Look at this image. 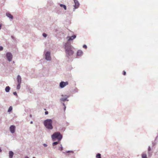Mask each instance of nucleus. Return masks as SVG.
<instances>
[{
  "instance_id": "f257e3e1",
  "label": "nucleus",
  "mask_w": 158,
  "mask_h": 158,
  "mask_svg": "<svg viewBox=\"0 0 158 158\" xmlns=\"http://www.w3.org/2000/svg\"><path fill=\"white\" fill-rule=\"evenodd\" d=\"M65 49L67 56L72 55L73 54L74 52L73 50V48L70 44H66Z\"/></svg>"
},
{
  "instance_id": "f03ea898",
  "label": "nucleus",
  "mask_w": 158,
  "mask_h": 158,
  "mask_svg": "<svg viewBox=\"0 0 158 158\" xmlns=\"http://www.w3.org/2000/svg\"><path fill=\"white\" fill-rule=\"evenodd\" d=\"M52 120L51 119H47L45 120L44 122V124L45 127L48 129H52L53 127L52 124Z\"/></svg>"
},
{
  "instance_id": "7ed1b4c3",
  "label": "nucleus",
  "mask_w": 158,
  "mask_h": 158,
  "mask_svg": "<svg viewBox=\"0 0 158 158\" xmlns=\"http://www.w3.org/2000/svg\"><path fill=\"white\" fill-rule=\"evenodd\" d=\"M52 138L53 139H57L60 141L62 138V135L60 132H55L52 135Z\"/></svg>"
},
{
  "instance_id": "20e7f679",
  "label": "nucleus",
  "mask_w": 158,
  "mask_h": 158,
  "mask_svg": "<svg viewBox=\"0 0 158 158\" xmlns=\"http://www.w3.org/2000/svg\"><path fill=\"white\" fill-rule=\"evenodd\" d=\"M68 81L64 82L61 81L60 83V86L61 88H63L65 86L68 85Z\"/></svg>"
},
{
  "instance_id": "39448f33",
  "label": "nucleus",
  "mask_w": 158,
  "mask_h": 158,
  "mask_svg": "<svg viewBox=\"0 0 158 158\" xmlns=\"http://www.w3.org/2000/svg\"><path fill=\"white\" fill-rule=\"evenodd\" d=\"M6 56L8 61H10L12 60V55L11 53L7 52L6 54Z\"/></svg>"
},
{
  "instance_id": "423d86ee",
  "label": "nucleus",
  "mask_w": 158,
  "mask_h": 158,
  "mask_svg": "<svg viewBox=\"0 0 158 158\" xmlns=\"http://www.w3.org/2000/svg\"><path fill=\"white\" fill-rule=\"evenodd\" d=\"M46 59L47 60H50L51 59L50 53L49 52H48L45 54Z\"/></svg>"
},
{
  "instance_id": "0eeeda50",
  "label": "nucleus",
  "mask_w": 158,
  "mask_h": 158,
  "mask_svg": "<svg viewBox=\"0 0 158 158\" xmlns=\"http://www.w3.org/2000/svg\"><path fill=\"white\" fill-rule=\"evenodd\" d=\"M75 3V8L76 9L79 6V3L77 0H74Z\"/></svg>"
},
{
  "instance_id": "6e6552de",
  "label": "nucleus",
  "mask_w": 158,
  "mask_h": 158,
  "mask_svg": "<svg viewBox=\"0 0 158 158\" xmlns=\"http://www.w3.org/2000/svg\"><path fill=\"white\" fill-rule=\"evenodd\" d=\"M76 37V36L75 35H73L71 37L68 36L67 37V39H68V41H70V40H73V39L75 38Z\"/></svg>"
},
{
  "instance_id": "1a4fd4ad",
  "label": "nucleus",
  "mask_w": 158,
  "mask_h": 158,
  "mask_svg": "<svg viewBox=\"0 0 158 158\" xmlns=\"http://www.w3.org/2000/svg\"><path fill=\"white\" fill-rule=\"evenodd\" d=\"M15 127L12 125L10 127V130L12 133H14L15 131Z\"/></svg>"
},
{
  "instance_id": "9d476101",
  "label": "nucleus",
  "mask_w": 158,
  "mask_h": 158,
  "mask_svg": "<svg viewBox=\"0 0 158 158\" xmlns=\"http://www.w3.org/2000/svg\"><path fill=\"white\" fill-rule=\"evenodd\" d=\"M17 80L18 83L21 84V78L19 75L17 76Z\"/></svg>"
},
{
  "instance_id": "9b49d317",
  "label": "nucleus",
  "mask_w": 158,
  "mask_h": 158,
  "mask_svg": "<svg viewBox=\"0 0 158 158\" xmlns=\"http://www.w3.org/2000/svg\"><path fill=\"white\" fill-rule=\"evenodd\" d=\"M6 15L9 18L11 19H13V16L12 15H11L10 13H6Z\"/></svg>"
},
{
  "instance_id": "f8f14e48",
  "label": "nucleus",
  "mask_w": 158,
  "mask_h": 158,
  "mask_svg": "<svg viewBox=\"0 0 158 158\" xmlns=\"http://www.w3.org/2000/svg\"><path fill=\"white\" fill-rule=\"evenodd\" d=\"M83 54L81 50H78L77 52V55L81 56Z\"/></svg>"
},
{
  "instance_id": "ddd939ff",
  "label": "nucleus",
  "mask_w": 158,
  "mask_h": 158,
  "mask_svg": "<svg viewBox=\"0 0 158 158\" xmlns=\"http://www.w3.org/2000/svg\"><path fill=\"white\" fill-rule=\"evenodd\" d=\"M9 157L10 158H12L14 154L13 152L12 151H10L9 153Z\"/></svg>"
},
{
  "instance_id": "4468645a",
  "label": "nucleus",
  "mask_w": 158,
  "mask_h": 158,
  "mask_svg": "<svg viewBox=\"0 0 158 158\" xmlns=\"http://www.w3.org/2000/svg\"><path fill=\"white\" fill-rule=\"evenodd\" d=\"M10 89V87L9 86H6L5 88V91L6 92H8Z\"/></svg>"
},
{
  "instance_id": "2eb2a0df",
  "label": "nucleus",
  "mask_w": 158,
  "mask_h": 158,
  "mask_svg": "<svg viewBox=\"0 0 158 158\" xmlns=\"http://www.w3.org/2000/svg\"><path fill=\"white\" fill-rule=\"evenodd\" d=\"M60 6L61 7H63V8L65 10H66V6L65 5H63V4H60Z\"/></svg>"
},
{
  "instance_id": "dca6fc26",
  "label": "nucleus",
  "mask_w": 158,
  "mask_h": 158,
  "mask_svg": "<svg viewBox=\"0 0 158 158\" xmlns=\"http://www.w3.org/2000/svg\"><path fill=\"white\" fill-rule=\"evenodd\" d=\"M142 158H147L146 154L145 153L142 154Z\"/></svg>"
},
{
  "instance_id": "f3484780",
  "label": "nucleus",
  "mask_w": 158,
  "mask_h": 158,
  "mask_svg": "<svg viewBox=\"0 0 158 158\" xmlns=\"http://www.w3.org/2000/svg\"><path fill=\"white\" fill-rule=\"evenodd\" d=\"M67 99V98L66 97H62V98H61L60 99L61 101H65Z\"/></svg>"
},
{
  "instance_id": "a211bd4d",
  "label": "nucleus",
  "mask_w": 158,
  "mask_h": 158,
  "mask_svg": "<svg viewBox=\"0 0 158 158\" xmlns=\"http://www.w3.org/2000/svg\"><path fill=\"white\" fill-rule=\"evenodd\" d=\"M12 110V107L11 106H10L9 107V109H8V112H10V111H11Z\"/></svg>"
},
{
  "instance_id": "6ab92c4d",
  "label": "nucleus",
  "mask_w": 158,
  "mask_h": 158,
  "mask_svg": "<svg viewBox=\"0 0 158 158\" xmlns=\"http://www.w3.org/2000/svg\"><path fill=\"white\" fill-rule=\"evenodd\" d=\"M101 154H100L98 153L96 156L97 158H101Z\"/></svg>"
},
{
  "instance_id": "aec40b11",
  "label": "nucleus",
  "mask_w": 158,
  "mask_h": 158,
  "mask_svg": "<svg viewBox=\"0 0 158 158\" xmlns=\"http://www.w3.org/2000/svg\"><path fill=\"white\" fill-rule=\"evenodd\" d=\"M20 84H19V83H18L17 86V89H19L20 88Z\"/></svg>"
},
{
  "instance_id": "412c9836",
  "label": "nucleus",
  "mask_w": 158,
  "mask_h": 158,
  "mask_svg": "<svg viewBox=\"0 0 158 158\" xmlns=\"http://www.w3.org/2000/svg\"><path fill=\"white\" fill-rule=\"evenodd\" d=\"M58 143V142H54L53 143L52 145L54 146L55 145H56Z\"/></svg>"
},
{
  "instance_id": "4be33fe9",
  "label": "nucleus",
  "mask_w": 158,
  "mask_h": 158,
  "mask_svg": "<svg viewBox=\"0 0 158 158\" xmlns=\"http://www.w3.org/2000/svg\"><path fill=\"white\" fill-rule=\"evenodd\" d=\"M83 48H85V49H86L87 48V46L85 45H84L83 46Z\"/></svg>"
},
{
  "instance_id": "5701e85b",
  "label": "nucleus",
  "mask_w": 158,
  "mask_h": 158,
  "mask_svg": "<svg viewBox=\"0 0 158 158\" xmlns=\"http://www.w3.org/2000/svg\"><path fill=\"white\" fill-rule=\"evenodd\" d=\"M43 35L45 37H46L47 36V35L45 33H43Z\"/></svg>"
},
{
  "instance_id": "b1692460",
  "label": "nucleus",
  "mask_w": 158,
  "mask_h": 158,
  "mask_svg": "<svg viewBox=\"0 0 158 158\" xmlns=\"http://www.w3.org/2000/svg\"><path fill=\"white\" fill-rule=\"evenodd\" d=\"M67 153H73V151H67L66 152Z\"/></svg>"
},
{
  "instance_id": "393cba45",
  "label": "nucleus",
  "mask_w": 158,
  "mask_h": 158,
  "mask_svg": "<svg viewBox=\"0 0 158 158\" xmlns=\"http://www.w3.org/2000/svg\"><path fill=\"white\" fill-rule=\"evenodd\" d=\"M13 94L15 95H16V96H17V93L16 92H14Z\"/></svg>"
},
{
  "instance_id": "a878e982",
  "label": "nucleus",
  "mask_w": 158,
  "mask_h": 158,
  "mask_svg": "<svg viewBox=\"0 0 158 158\" xmlns=\"http://www.w3.org/2000/svg\"><path fill=\"white\" fill-rule=\"evenodd\" d=\"M126 72L125 71H123V74L124 75H126Z\"/></svg>"
},
{
  "instance_id": "bb28decb",
  "label": "nucleus",
  "mask_w": 158,
  "mask_h": 158,
  "mask_svg": "<svg viewBox=\"0 0 158 158\" xmlns=\"http://www.w3.org/2000/svg\"><path fill=\"white\" fill-rule=\"evenodd\" d=\"M3 49V48L2 47L0 46V51L2 50Z\"/></svg>"
},
{
  "instance_id": "cd10ccee",
  "label": "nucleus",
  "mask_w": 158,
  "mask_h": 158,
  "mask_svg": "<svg viewBox=\"0 0 158 158\" xmlns=\"http://www.w3.org/2000/svg\"><path fill=\"white\" fill-rule=\"evenodd\" d=\"M45 114H48V112L47 111H45Z\"/></svg>"
},
{
  "instance_id": "c85d7f7f",
  "label": "nucleus",
  "mask_w": 158,
  "mask_h": 158,
  "mask_svg": "<svg viewBox=\"0 0 158 158\" xmlns=\"http://www.w3.org/2000/svg\"><path fill=\"white\" fill-rule=\"evenodd\" d=\"M63 150V148L62 147H61V148H60V150L61 151H62Z\"/></svg>"
},
{
  "instance_id": "c756f323",
  "label": "nucleus",
  "mask_w": 158,
  "mask_h": 158,
  "mask_svg": "<svg viewBox=\"0 0 158 158\" xmlns=\"http://www.w3.org/2000/svg\"><path fill=\"white\" fill-rule=\"evenodd\" d=\"M151 148H150V147H149L148 148V151H150L151 150Z\"/></svg>"
},
{
  "instance_id": "7c9ffc66",
  "label": "nucleus",
  "mask_w": 158,
  "mask_h": 158,
  "mask_svg": "<svg viewBox=\"0 0 158 158\" xmlns=\"http://www.w3.org/2000/svg\"><path fill=\"white\" fill-rule=\"evenodd\" d=\"M1 25L0 24V30L1 29Z\"/></svg>"
},
{
  "instance_id": "2f4dec72",
  "label": "nucleus",
  "mask_w": 158,
  "mask_h": 158,
  "mask_svg": "<svg viewBox=\"0 0 158 158\" xmlns=\"http://www.w3.org/2000/svg\"><path fill=\"white\" fill-rule=\"evenodd\" d=\"M44 146H45V147H46V146H47V145H46V144H44Z\"/></svg>"
},
{
  "instance_id": "473e14b6",
  "label": "nucleus",
  "mask_w": 158,
  "mask_h": 158,
  "mask_svg": "<svg viewBox=\"0 0 158 158\" xmlns=\"http://www.w3.org/2000/svg\"><path fill=\"white\" fill-rule=\"evenodd\" d=\"M25 158H29V157H27V156H26V157H25Z\"/></svg>"
},
{
  "instance_id": "72a5a7b5",
  "label": "nucleus",
  "mask_w": 158,
  "mask_h": 158,
  "mask_svg": "<svg viewBox=\"0 0 158 158\" xmlns=\"http://www.w3.org/2000/svg\"><path fill=\"white\" fill-rule=\"evenodd\" d=\"M2 150H1V148H0V152H1Z\"/></svg>"
},
{
  "instance_id": "f704fd0d",
  "label": "nucleus",
  "mask_w": 158,
  "mask_h": 158,
  "mask_svg": "<svg viewBox=\"0 0 158 158\" xmlns=\"http://www.w3.org/2000/svg\"><path fill=\"white\" fill-rule=\"evenodd\" d=\"M31 123H32V122H31Z\"/></svg>"
},
{
  "instance_id": "c9c22d12",
  "label": "nucleus",
  "mask_w": 158,
  "mask_h": 158,
  "mask_svg": "<svg viewBox=\"0 0 158 158\" xmlns=\"http://www.w3.org/2000/svg\"><path fill=\"white\" fill-rule=\"evenodd\" d=\"M33 158H35V157H33Z\"/></svg>"
}]
</instances>
